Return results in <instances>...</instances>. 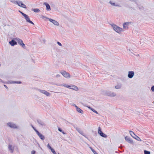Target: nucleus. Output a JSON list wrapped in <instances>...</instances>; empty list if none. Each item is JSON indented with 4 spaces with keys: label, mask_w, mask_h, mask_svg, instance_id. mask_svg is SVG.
Segmentation results:
<instances>
[{
    "label": "nucleus",
    "mask_w": 154,
    "mask_h": 154,
    "mask_svg": "<svg viewBox=\"0 0 154 154\" xmlns=\"http://www.w3.org/2000/svg\"><path fill=\"white\" fill-rule=\"evenodd\" d=\"M113 30L118 33H120L122 31V29L120 27L115 24H113L111 25Z\"/></svg>",
    "instance_id": "nucleus-1"
},
{
    "label": "nucleus",
    "mask_w": 154,
    "mask_h": 154,
    "mask_svg": "<svg viewBox=\"0 0 154 154\" xmlns=\"http://www.w3.org/2000/svg\"><path fill=\"white\" fill-rule=\"evenodd\" d=\"M14 39L17 41V42L19 44L22 46V47L24 48H26V46L25 44L23 43V41L17 38H15Z\"/></svg>",
    "instance_id": "nucleus-2"
},
{
    "label": "nucleus",
    "mask_w": 154,
    "mask_h": 154,
    "mask_svg": "<svg viewBox=\"0 0 154 154\" xmlns=\"http://www.w3.org/2000/svg\"><path fill=\"white\" fill-rule=\"evenodd\" d=\"M104 94L106 95L112 97H115L116 95V93L110 91H105Z\"/></svg>",
    "instance_id": "nucleus-3"
},
{
    "label": "nucleus",
    "mask_w": 154,
    "mask_h": 154,
    "mask_svg": "<svg viewBox=\"0 0 154 154\" xmlns=\"http://www.w3.org/2000/svg\"><path fill=\"white\" fill-rule=\"evenodd\" d=\"M16 2L17 4L19 6L24 8H26L27 7L21 1H17Z\"/></svg>",
    "instance_id": "nucleus-4"
},
{
    "label": "nucleus",
    "mask_w": 154,
    "mask_h": 154,
    "mask_svg": "<svg viewBox=\"0 0 154 154\" xmlns=\"http://www.w3.org/2000/svg\"><path fill=\"white\" fill-rule=\"evenodd\" d=\"M61 73L63 75L65 78H69L70 77V74L65 71H63L61 72Z\"/></svg>",
    "instance_id": "nucleus-5"
},
{
    "label": "nucleus",
    "mask_w": 154,
    "mask_h": 154,
    "mask_svg": "<svg viewBox=\"0 0 154 154\" xmlns=\"http://www.w3.org/2000/svg\"><path fill=\"white\" fill-rule=\"evenodd\" d=\"M98 133L101 137L104 138H106L107 137V135L103 133L101 131V128L100 127L98 128Z\"/></svg>",
    "instance_id": "nucleus-6"
},
{
    "label": "nucleus",
    "mask_w": 154,
    "mask_h": 154,
    "mask_svg": "<svg viewBox=\"0 0 154 154\" xmlns=\"http://www.w3.org/2000/svg\"><path fill=\"white\" fill-rule=\"evenodd\" d=\"M23 15V16L24 17V18L27 22L33 25L34 24V23H33V22L30 20V18H29V17L28 15H27L26 14Z\"/></svg>",
    "instance_id": "nucleus-7"
},
{
    "label": "nucleus",
    "mask_w": 154,
    "mask_h": 154,
    "mask_svg": "<svg viewBox=\"0 0 154 154\" xmlns=\"http://www.w3.org/2000/svg\"><path fill=\"white\" fill-rule=\"evenodd\" d=\"M38 90L39 91V92H40L42 94H45L47 96H49L50 95V93L48 92H47V91L45 90H41L40 89H38Z\"/></svg>",
    "instance_id": "nucleus-8"
},
{
    "label": "nucleus",
    "mask_w": 154,
    "mask_h": 154,
    "mask_svg": "<svg viewBox=\"0 0 154 154\" xmlns=\"http://www.w3.org/2000/svg\"><path fill=\"white\" fill-rule=\"evenodd\" d=\"M7 125L8 126L11 128H17V126L15 124L11 122H8V123Z\"/></svg>",
    "instance_id": "nucleus-9"
},
{
    "label": "nucleus",
    "mask_w": 154,
    "mask_h": 154,
    "mask_svg": "<svg viewBox=\"0 0 154 154\" xmlns=\"http://www.w3.org/2000/svg\"><path fill=\"white\" fill-rule=\"evenodd\" d=\"M48 20L50 22H52L54 25L56 26L59 25V23L57 21L53 20L51 18H48Z\"/></svg>",
    "instance_id": "nucleus-10"
},
{
    "label": "nucleus",
    "mask_w": 154,
    "mask_h": 154,
    "mask_svg": "<svg viewBox=\"0 0 154 154\" xmlns=\"http://www.w3.org/2000/svg\"><path fill=\"white\" fill-rule=\"evenodd\" d=\"M125 139L128 143L131 144H133V141L132 139L128 136H126L125 137Z\"/></svg>",
    "instance_id": "nucleus-11"
},
{
    "label": "nucleus",
    "mask_w": 154,
    "mask_h": 154,
    "mask_svg": "<svg viewBox=\"0 0 154 154\" xmlns=\"http://www.w3.org/2000/svg\"><path fill=\"white\" fill-rule=\"evenodd\" d=\"M134 72L132 71H130L128 72V77L129 78H132L133 77L134 75Z\"/></svg>",
    "instance_id": "nucleus-12"
},
{
    "label": "nucleus",
    "mask_w": 154,
    "mask_h": 154,
    "mask_svg": "<svg viewBox=\"0 0 154 154\" xmlns=\"http://www.w3.org/2000/svg\"><path fill=\"white\" fill-rule=\"evenodd\" d=\"M36 133L41 140H43L45 139V137L40 133L38 131H37Z\"/></svg>",
    "instance_id": "nucleus-13"
},
{
    "label": "nucleus",
    "mask_w": 154,
    "mask_h": 154,
    "mask_svg": "<svg viewBox=\"0 0 154 154\" xmlns=\"http://www.w3.org/2000/svg\"><path fill=\"white\" fill-rule=\"evenodd\" d=\"M37 122L40 126H43L45 125V123L43 121L40 119L37 120Z\"/></svg>",
    "instance_id": "nucleus-14"
},
{
    "label": "nucleus",
    "mask_w": 154,
    "mask_h": 154,
    "mask_svg": "<svg viewBox=\"0 0 154 154\" xmlns=\"http://www.w3.org/2000/svg\"><path fill=\"white\" fill-rule=\"evenodd\" d=\"M8 149L11 153H13L14 149V147H12L10 144L8 145Z\"/></svg>",
    "instance_id": "nucleus-15"
},
{
    "label": "nucleus",
    "mask_w": 154,
    "mask_h": 154,
    "mask_svg": "<svg viewBox=\"0 0 154 154\" xmlns=\"http://www.w3.org/2000/svg\"><path fill=\"white\" fill-rule=\"evenodd\" d=\"M70 88H69L70 89H72L75 91H78L79 90V88L78 87L75 85H70Z\"/></svg>",
    "instance_id": "nucleus-16"
},
{
    "label": "nucleus",
    "mask_w": 154,
    "mask_h": 154,
    "mask_svg": "<svg viewBox=\"0 0 154 154\" xmlns=\"http://www.w3.org/2000/svg\"><path fill=\"white\" fill-rule=\"evenodd\" d=\"M44 5L46 6V9L47 11H50L51 10L50 6L49 4L47 3L44 2Z\"/></svg>",
    "instance_id": "nucleus-17"
},
{
    "label": "nucleus",
    "mask_w": 154,
    "mask_h": 154,
    "mask_svg": "<svg viewBox=\"0 0 154 154\" xmlns=\"http://www.w3.org/2000/svg\"><path fill=\"white\" fill-rule=\"evenodd\" d=\"M10 44L12 46H14L17 44V42L13 39L9 42Z\"/></svg>",
    "instance_id": "nucleus-18"
},
{
    "label": "nucleus",
    "mask_w": 154,
    "mask_h": 154,
    "mask_svg": "<svg viewBox=\"0 0 154 154\" xmlns=\"http://www.w3.org/2000/svg\"><path fill=\"white\" fill-rule=\"evenodd\" d=\"M76 130L80 134L86 137L84 135V134L83 133L81 129H80L79 128H76Z\"/></svg>",
    "instance_id": "nucleus-19"
},
{
    "label": "nucleus",
    "mask_w": 154,
    "mask_h": 154,
    "mask_svg": "<svg viewBox=\"0 0 154 154\" xmlns=\"http://www.w3.org/2000/svg\"><path fill=\"white\" fill-rule=\"evenodd\" d=\"M129 133L130 135L132 136V137H133L134 138L136 139V137L137 136V135H136L132 131H130Z\"/></svg>",
    "instance_id": "nucleus-20"
},
{
    "label": "nucleus",
    "mask_w": 154,
    "mask_h": 154,
    "mask_svg": "<svg viewBox=\"0 0 154 154\" xmlns=\"http://www.w3.org/2000/svg\"><path fill=\"white\" fill-rule=\"evenodd\" d=\"M9 83L11 84H14V83H17V84H21V82L20 81H9Z\"/></svg>",
    "instance_id": "nucleus-21"
},
{
    "label": "nucleus",
    "mask_w": 154,
    "mask_h": 154,
    "mask_svg": "<svg viewBox=\"0 0 154 154\" xmlns=\"http://www.w3.org/2000/svg\"><path fill=\"white\" fill-rule=\"evenodd\" d=\"M128 24V22L125 23L123 24V28L125 29H127L128 28V27L127 26Z\"/></svg>",
    "instance_id": "nucleus-22"
},
{
    "label": "nucleus",
    "mask_w": 154,
    "mask_h": 154,
    "mask_svg": "<svg viewBox=\"0 0 154 154\" xmlns=\"http://www.w3.org/2000/svg\"><path fill=\"white\" fill-rule=\"evenodd\" d=\"M122 85L121 84H118L115 86V88L116 89H120L121 88Z\"/></svg>",
    "instance_id": "nucleus-23"
},
{
    "label": "nucleus",
    "mask_w": 154,
    "mask_h": 154,
    "mask_svg": "<svg viewBox=\"0 0 154 154\" xmlns=\"http://www.w3.org/2000/svg\"><path fill=\"white\" fill-rule=\"evenodd\" d=\"M76 110L78 112H80L82 114L83 113V111L78 107H77Z\"/></svg>",
    "instance_id": "nucleus-24"
},
{
    "label": "nucleus",
    "mask_w": 154,
    "mask_h": 154,
    "mask_svg": "<svg viewBox=\"0 0 154 154\" xmlns=\"http://www.w3.org/2000/svg\"><path fill=\"white\" fill-rule=\"evenodd\" d=\"M31 10L32 11H34L35 12V13L39 12L40 11V10L37 8L32 9Z\"/></svg>",
    "instance_id": "nucleus-25"
},
{
    "label": "nucleus",
    "mask_w": 154,
    "mask_h": 154,
    "mask_svg": "<svg viewBox=\"0 0 154 154\" xmlns=\"http://www.w3.org/2000/svg\"><path fill=\"white\" fill-rule=\"evenodd\" d=\"M62 86H63L67 88H70V85H68L65 84H62Z\"/></svg>",
    "instance_id": "nucleus-26"
},
{
    "label": "nucleus",
    "mask_w": 154,
    "mask_h": 154,
    "mask_svg": "<svg viewBox=\"0 0 154 154\" xmlns=\"http://www.w3.org/2000/svg\"><path fill=\"white\" fill-rule=\"evenodd\" d=\"M109 3L110 4L114 6H119L118 5H116L115 3L112 2V1H110L109 2Z\"/></svg>",
    "instance_id": "nucleus-27"
},
{
    "label": "nucleus",
    "mask_w": 154,
    "mask_h": 154,
    "mask_svg": "<svg viewBox=\"0 0 154 154\" xmlns=\"http://www.w3.org/2000/svg\"><path fill=\"white\" fill-rule=\"evenodd\" d=\"M90 148L91 149V150L93 152L94 154H98V153H97L96 151L94 149H92L91 147H90Z\"/></svg>",
    "instance_id": "nucleus-28"
},
{
    "label": "nucleus",
    "mask_w": 154,
    "mask_h": 154,
    "mask_svg": "<svg viewBox=\"0 0 154 154\" xmlns=\"http://www.w3.org/2000/svg\"><path fill=\"white\" fill-rule=\"evenodd\" d=\"M144 154H150V152L149 151L146 150L144 151Z\"/></svg>",
    "instance_id": "nucleus-29"
},
{
    "label": "nucleus",
    "mask_w": 154,
    "mask_h": 154,
    "mask_svg": "<svg viewBox=\"0 0 154 154\" xmlns=\"http://www.w3.org/2000/svg\"><path fill=\"white\" fill-rule=\"evenodd\" d=\"M47 147L51 150V151L52 149H53V148H52L51 147L50 145L49 144V143L48 144Z\"/></svg>",
    "instance_id": "nucleus-30"
},
{
    "label": "nucleus",
    "mask_w": 154,
    "mask_h": 154,
    "mask_svg": "<svg viewBox=\"0 0 154 154\" xmlns=\"http://www.w3.org/2000/svg\"><path fill=\"white\" fill-rule=\"evenodd\" d=\"M31 126L32 127V128H33V129L35 131L36 133L37 131H38L35 129V128L32 125H31Z\"/></svg>",
    "instance_id": "nucleus-31"
},
{
    "label": "nucleus",
    "mask_w": 154,
    "mask_h": 154,
    "mask_svg": "<svg viewBox=\"0 0 154 154\" xmlns=\"http://www.w3.org/2000/svg\"><path fill=\"white\" fill-rule=\"evenodd\" d=\"M91 110L97 114H98V112H97L93 108L92 109H91Z\"/></svg>",
    "instance_id": "nucleus-32"
},
{
    "label": "nucleus",
    "mask_w": 154,
    "mask_h": 154,
    "mask_svg": "<svg viewBox=\"0 0 154 154\" xmlns=\"http://www.w3.org/2000/svg\"><path fill=\"white\" fill-rule=\"evenodd\" d=\"M138 8H139V9L140 10H142V9H143V6H138Z\"/></svg>",
    "instance_id": "nucleus-33"
},
{
    "label": "nucleus",
    "mask_w": 154,
    "mask_h": 154,
    "mask_svg": "<svg viewBox=\"0 0 154 154\" xmlns=\"http://www.w3.org/2000/svg\"><path fill=\"white\" fill-rule=\"evenodd\" d=\"M136 137V139H137V140H140V141H141V140L137 136Z\"/></svg>",
    "instance_id": "nucleus-34"
},
{
    "label": "nucleus",
    "mask_w": 154,
    "mask_h": 154,
    "mask_svg": "<svg viewBox=\"0 0 154 154\" xmlns=\"http://www.w3.org/2000/svg\"><path fill=\"white\" fill-rule=\"evenodd\" d=\"M51 151L54 154H57L54 149H52Z\"/></svg>",
    "instance_id": "nucleus-35"
},
{
    "label": "nucleus",
    "mask_w": 154,
    "mask_h": 154,
    "mask_svg": "<svg viewBox=\"0 0 154 154\" xmlns=\"http://www.w3.org/2000/svg\"><path fill=\"white\" fill-rule=\"evenodd\" d=\"M72 125L73 127H74V128L75 129H76V128H78L77 127H76V126H75V125L74 124H73V123H71L70 124Z\"/></svg>",
    "instance_id": "nucleus-36"
},
{
    "label": "nucleus",
    "mask_w": 154,
    "mask_h": 154,
    "mask_svg": "<svg viewBox=\"0 0 154 154\" xmlns=\"http://www.w3.org/2000/svg\"><path fill=\"white\" fill-rule=\"evenodd\" d=\"M19 12H20L21 14L23 16H24V15H25V14H24V13H23V12H21V11H20L19 10Z\"/></svg>",
    "instance_id": "nucleus-37"
},
{
    "label": "nucleus",
    "mask_w": 154,
    "mask_h": 154,
    "mask_svg": "<svg viewBox=\"0 0 154 154\" xmlns=\"http://www.w3.org/2000/svg\"><path fill=\"white\" fill-rule=\"evenodd\" d=\"M151 90L154 92V85L151 87Z\"/></svg>",
    "instance_id": "nucleus-38"
},
{
    "label": "nucleus",
    "mask_w": 154,
    "mask_h": 154,
    "mask_svg": "<svg viewBox=\"0 0 154 154\" xmlns=\"http://www.w3.org/2000/svg\"><path fill=\"white\" fill-rule=\"evenodd\" d=\"M17 1H11V2L12 3H13L14 4H17Z\"/></svg>",
    "instance_id": "nucleus-39"
},
{
    "label": "nucleus",
    "mask_w": 154,
    "mask_h": 154,
    "mask_svg": "<svg viewBox=\"0 0 154 154\" xmlns=\"http://www.w3.org/2000/svg\"><path fill=\"white\" fill-rule=\"evenodd\" d=\"M57 43L58 44V45H59V46H62V45L61 44V43H60V42H57Z\"/></svg>",
    "instance_id": "nucleus-40"
},
{
    "label": "nucleus",
    "mask_w": 154,
    "mask_h": 154,
    "mask_svg": "<svg viewBox=\"0 0 154 154\" xmlns=\"http://www.w3.org/2000/svg\"><path fill=\"white\" fill-rule=\"evenodd\" d=\"M35 151L34 150L32 151L31 152V154H34L35 153Z\"/></svg>",
    "instance_id": "nucleus-41"
},
{
    "label": "nucleus",
    "mask_w": 154,
    "mask_h": 154,
    "mask_svg": "<svg viewBox=\"0 0 154 154\" xmlns=\"http://www.w3.org/2000/svg\"><path fill=\"white\" fill-rule=\"evenodd\" d=\"M58 130L59 131H60V132H62V130L60 128H58Z\"/></svg>",
    "instance_id": "nucleus-42"
},
{
    "label": "nucleus",
    "mask_w": 154,
    "mask_h": 154,
    "mask_svg": "<svg viewBox=\"0 0 154 154\" xmlns=\"http://www.w3.org/2000/svg\"><path fill=\"white\" fill-rule=\"evenodd\" d=\"M56 77L57 78L60 77V75L59 74H57L56 75Z\"/></svg>",
    "instance_id": "nucleus-43"
},
{
    "label": "nucleus",
    "mask_w": 154,
    "mask_h": 154,
    "mask_svg": "<svg viewBox=\"0 0 154 154\" xmlns=\"http://www.w3.org/2000/svg\"><path fill=\"white\" fill-rule=\"evenodd\" d=\"M42 18H45L46 19H48V18H47V17H45L44 16H42Z\"/></svg>",
    "instance_id": "nucleus-44"
},
{
    "label": "nucleus",
    "mask_w": 154,
    "mask_h": 154,
    "mask_svg": "<svg viewBox=\"0 0 154 154\" xmlns=\"http://www.w3.org/2000/svg\"><path fill=\"white\" fill-rule=\"evenodd\" d=\"M56 85H57L60 86H62V84H56Z\"/></svg>",
    "instance_id": "nucleus-45"
},
{
    "label": "nucleus",
    "mask_w": 154,
    "mask_h": 154,
    "mask_svg": "<svg viewBox=\"0 0 154 154\" xmlns=\"http://www.w3.org/2000/svg\"><path fill=\"white\" fill-rule=\"evenodd\" d=\"M73 106H75V107L76 108H77V107H78V106H76V105L75 104H73Z\"/></svg>",
    "instance_id": "nucleus-46"
},
{
    "label": "nucleus",
    "mask_w": 154,
    "mask_h": 154,
    "mask_svg": "<svg viewBox=\"0 0 154 154\" xmlns=\"http://www.w3.org/2000/svg\"><path fill=\"white\" fill-rule=\"evenodd\" d=\"M4 86L7 89H8V87L6 85H4Z\"/></svg>",
    "instance_id": "nucleus-47"
},
{
    "label": "nucleus",
    "mask_w": 154,
    "mask_h": 154,
    "mask_svg": "<svg viewBox=\"0 0 154 154\" xmlns=\"http://www.w3.org/2000/svg\"><path fill=\"white\" fill-rule=\"evenodd\" d=\"M63 134H65V133L63 131H62V132H61Z\"/></svg>",
    "instance_id": "nucleus-48"
},
{
    "label": "nucleus",
    "mask_w": 154,
    "mask_h": 154,
    "mask_svg": "<svg viewBox=\"0 0 154 154\" xmlns=\"http://www.w3.org/2000/svg\"><path fill=\"white\" fill-rule=\"evenodd\" d=\"M88 107L91 110V109H92L93 108H91V107L90 106H88Z\"/></svg>",
    "instance_id": "nucleus-49"
},
{
    "label": "nucleus",
    "mask_w": 154,
    "mask_h": 154,
    "mask_svg": "<svg viewBox=\"0 0 154 154\" xmlns=\"http://www.w3.org/2000/svg\"><path fill=\"white\" fill-rule=\"evenodd\" d=\"M0 82H3L2 80L1 79H0Z\"/></svg>",
    "instance_id": "nucleus-50"
},
{
    "label": "nucleus",
    "mask_w": 154,
    "mask_h": 154,
    "mask_svg": "<svg viewBox=\"0 0 154 154\" xmlns=\"http://www.w3.org/2000/svg\"><path fill=\"white\" fill-rule=\"evenodd\" d=\"M58 154H60L59 153H58Z\"/></svg>",
    "instance_id": "nucleus-51"
}]
</instances>
